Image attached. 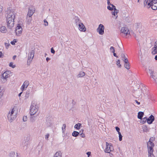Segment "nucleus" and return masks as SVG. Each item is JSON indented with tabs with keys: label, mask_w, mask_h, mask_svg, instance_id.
Here are the masks:
<instances>
[{
	"label": "nucleus",
	"mask_w": 157,
	"mask_h": 157,
	"mask_svg": "<svg viewBox=\"0 0 157 157\" xmlns=\"http://www.w3.org/2000/svg\"><path fill=\"white\" fill-rule=\"evenodd\" d=\"M7 26L10 29L13 27L14 25V19L15 17V12L13 10H11L10 7L7 10Z\"/></svg>",
	"instance_id": "f257e3e1"
},
{
	"label": "nucleus",
	"mask_w": 157,
	"mask_h": 157,
	"mask_svg": "<svg viewBox=\"0 0 157 157\" xmlns=\"http://www.w3.org/2000/svg\"><path fill=\"white\" fill-rule=\"evenodd\" d=\"M39 108V105L35 101H33L30 106V115H35L37 112Z\"/></svg>",
	"instance_id": "f03ea898"
},
{
	"label": "nucleus",
	"mask_w": 157,
	"mask_h": 157,
	"mask_svg": "<svg viewBox=\"0 0 157 157\" xmlns=\"http://www.w3.org/2000/svg\"><path fill=\"white\" fill-rule=\"evenodd\" d=\"M17 112L15 111L14 108L10 110L7 116L8 120L10 122H12L13 120L15 119L17 116Z\"/></svg>",
	"instance_id": "7ed1b4c3"
},
{
	"label": "nucleus",
	"mask_w": 157,
	"mask_h": 157,
	"mask_svg": "<svg viewBox=\"0 0 157 157\" xmlns=\"http://www.w3.org/2000/svg\"><path fill=\"white\" fill-rule=\"evenodd\" d=\"M114 150L113 147L111 144H109L107 142H106V147L104 150L105 153H110Z\"/></svg>",
	"instance_id": "20e7f679"
},
{
	"label": "nucleus",
	"mask_w": 157,
	"mask_h": 157,
	"mask_svg": "<svg viewBox=\"0 0 157 157\" xmlns=\"http://www.w3.org/2000/svg\"><path fill=\"white\" fill-rule=\"evenodd\" d=\"M130 33V31L128 28L122 27L121 30V35L123 37H125Z\"/></svg>",
	"instance_id": "39448f33"
},
{
	"label": "nucleus",
	"mask_w": 157,
	"mask_h": 157,
	"mask_svg": "<svg viewBox=\"0 0 157 157\" xmlns=\"http://www.w3.org/2000/svg\"><path fill=\"white\" fill-rule=\"evenodd\" d=\"M150 2H148L147 4V8H149L151 6L152 9L153 10H156L157 9V2H155V0H149Z\"/></svg>",
	"instance_id": "423d86ee"
},
{
	"label": "nucleus",
	"mask_w": 157,
	"mask_h": 157,
	"mask_svg": "<svg viewBox=\"0 0 157 157\" xmlns=\"http://www.w3.org/2000/svg\"><path fill=\"white\" fill-rule=\"evenodd\" d=\"M147 145L148 153H153L154 151L153 147L155 146L154 143H151L150 141H148Z\"/></svg>",
	"instance_id": "0eeeda50"
},
{
	"label": "nucleus",
	"mask_w": 157,
	"mask_h": 157,
	"mask_svg": "<svg viewBox=\"0 0 157 157\" xmlns=\"http://www.w3.org/2000/svg\"><path fill=\"white\" fill-rule=\"evenodd\" d=\"M35 51L34 50H32L29 53V54L28 55V58L27 63L29 62V63H31L33 58L34 57Z\"/></svg>",
	"instance_id": "6e6552de"
},
{
	"label": "nucleus",
	"mask_w": 157,
	"mask_h": 157,
	"mask_svg": "<svg viewBox=\"0 0 157 157\" xmlns=\"http://www.w3.org/2000/svg\"><path fill=\"white\" fill-rule=\"evenodd\" d=\"M22 29L21 25L18 24L15 30L16 34L17 36H20L21 34Z\"/></svg>",
	"instance_id": "1a4fd4ad"
},
{
	"label": "nucleus",
	"mask_w": 157,
	"mask_h": 157,
	"mask_svg": "<svg viewBox=\"0 0 157 157\" xmlns=\"http://www.w3.org/2000/svg\"><path fill=\"white\" fill-rule=\"evenodd\" d=\"M104 27L103 25L100 24L99 25L97 29V31L100 34L102 35L104 33Z\"/></svg>",
	"instance_id": "9d476101"
},
{
	"label": "nucleus",
	"mask_w": 157,
	"mask_h": 157,
	"mask_svg": "<svg viewBox=\"0 0 157 157\" xmlns=\"http://www.w3.org/2000/svg\"><path fill=\"white\" fill-rule=\"evenodd\" d=\"M29 85V81L27 80L25 81L22 86L21 89L22 91H23L25 88H27Z\"/></svg>",
	"instance_id": "9b49d317"
},
{
	"label": "nucleus",
	"mask_w": 157,
	"mask_h": 157,
	"mask_svg": "<svg viewBox=\"0 0 157 157\" xmlns=\"http://www.w3.org/2000/svg\"><path fill=\"white\" fill-rule=\"evenodd\" d=\"M155 120V117L152 115H151L148 118H147V123L149 124H151Z\"/></svg>",
	"instance_id": "f8f14e48"
},
{
	"label": "nucleus",
	"mask_w": 157,
	"mask_h": 157,
	"mask_svg": "<svg viewBox=\"0 0 157 157\" xmlns=\"http://www.w3.org/2000/svg\"><path fill=\"white\" fill-rule=\"evenodd\" d=\"M30 140V138L29 137H28L26 138L24 141L22 143V145L24 147L25 146L27 147L28 144L29 143V141Z\"/></svg>",
	"instance_id": "ddd939ff"
},
{
	"label": "nucleus",
	"mask_w": 157,
	"mask_h": 157,
	"mask_svg": "<svg viewBox=\"0 0 157 157\" xmlns=\"http://www.w3.org/2000/svg\"><path fill=\"white\" fill-rule=\"evenodd\" d=\"M78 26L79 29L80 31L85 32L86 31V29L83 23H81Z\"/></svg>",
	"instance_id": "4468645a"
},
{
	"label": "nucleus",
	"mask_w": 157,
	"mask_h": 157,
	"mask_svg": "<svg viewBox=\"0 0 157 157\" xmlns=\"http://www.w3.org/2000/svg\"><path fill=\"white\" fill-rule=\"evenodd\" d=\"M10 72L9 71H6L5 72L2 74V76L3 79H6L8 78L9 76Z\"/></svg>",
	"instance_id": "2eb2a0df"
},
{
	"label": "nucleus",
	"mask_w": 157,
	"mask_h": 157,
	"mask_svg": "<svg viewBox=\"0 0 157 157\" xmlns=\"http://www.w3.org/2000/svg\"><path fill=\"white\" fill-rule=\"evenodd\" d=\"M35 115V116L30 115V121L31 122L33 123L35 121L38 115H36V114Z\"/></svg>",
	"instance_id": "dca6fc26"
},
{
	"label": "nucleus",
	"mask_w": 157,
	"mask_h": 157,
	"mask_svg": "<svg viewBox=\"0 0 157 157\" xmlns=\"http://www.w3.org/2000/svg\"><path fill=\"white\" fill-rule=\"evenodd\" d=\"M75 22L77 26H78L81 23V21L78 17H75Z\"/></svg>",
	"instance_id": "f3484780"
},
{
	"label": "nucleus",
	"mask_w": 157,
	"mask_h": 157,
	"mask_svg": "<svg viewBox=\"0 0 157 157\" xmlns=\"http://www.w3.org/2000/svg\"><path fill=\"white\" fill-rule=\"evenodd\" d=\"M118 12V10H117L115 11L114 10L113 12H112V15H113V17L115 19H116L117 18L118 16L117 13Z\"/></svg>",
	"instance_id": "a211bd4d"
},
{
	"label": "nucleus",
	"mask_w": 157,
	"mask_h": 157,
	"mask_svg": "<svg viewBox=\"0 0 157 157\" xmlns=\"http://www.w3.org/2000/svg\"><path fill=\"white\" fill-rule=\"evenodd\" d=\"M144 115V113L142 112H139L138 113L137 117L140 119H142V117Z\"/></svg>",
	"instance_id": "6ab92c4d"
},
{
	"label": "nucleus",
	"mask_w": 157,
	"mask_h": 157,
	"mask_svg": "<svg viewBox=\"0 0 157 157\" xmlns=\"http://www.w3.org/2000/svg\"><path fill=\"white\" fill-rule=\"evenodd\" d=\"M62 153L60 151L57 152L54 156V157H62Z\"/></svg>",
	"instance_id": "aec40b11"
},
{
	"label": "nucleus",
	"mask_w": 157,
	"mask_h": 157,
	"mask_svg": "<svg viewBox=\"0 0 157 157\" xmlns=\"http://www.w3.org/2000/svg\"><path fill=\"white\" fill-rule=\"evenodd\" d=\"M7 29L5 26H2L0 28V31L3 33H5L7 32Z\"/></svg>",
	"instance_id": "412c9836"
},
{
	"label": "nucleus",
	"mask_w": 157,
	"mask_h": 157,
	"mask_svg": "<svg viewBox=\"0 0 157 157\" xmlns=\"http://www.w3.org/2000/svg\"><path fill=\"white\" fill-rule=\"evenodd\" d=\"M126 61L124 63V67H125L127 69H129L130 68V66L128 62V60H126V59L125 60Z\"/></svg>",
	"instance_id": "4be33fe9"
},
{
	"label": "nucleus",
	"mask_w": 157,
	"mask_h": 157,
	"mask_svg": "<svg viewBox=\"0 0 157 157\" xmlns=\"http://www.w3.org/2000/svg\"><path fill=\"white\" fill-rule=\"evenodd\" d=\"M35 10L34 8H29L28 13L33 14L35 12Z\"/></svg>",
	"instance_id": "5701e85b"
},
{
	"label": "nucleus",
	"mask_w": 157,
	"mask_h": 157,
	"mask_svg": "<svg viewBox=\"0 0 157 157\" xmlns=\"http://www.w3.org/2000/svg\"><path fill=\"white\" fill-rule=\"evenodd\" d=\"M85 73L83 71H80L79 74L78 75V78L82 77L85 76Z\"/></svg>",
	"instance_id": "b1692460"
},
{
	"label": "nucleus",
	"mask_w": 157,
	"mask_h": 157,
	"mask_svg": "<svg viewBox=\"0 0 157 157\" xmlns=\"http://www.w3.org/2000/svg\"><path fill=\"white\" fill-rule=\"evenodd\" d=\"M112 49H113L112 52L113 53V56L116 57H118V56H117L116 53H115L114 48L113 46L111 47L110 48V50H112Z\"/></svg>",
	"instance_id": "393cba45"
},
{
	"label": "nucleus",
	"mask_w": 157,
	"mask_h": 157,
	"mask_svg": "<svg viewBox=\"0 0 157 157\" xmlns=\"http://www.w3.org/2000/svg\"><path fill=\"white\" fill-rule=\"evenodd\" d=\"M79 134V133L78 132L74 131L72 133V136L74 137H77L78 135Z\"/></svg>",
	"instance_id": "a878e982"
},
{
	"label": "nucleus",
	"mask_w": 157,
	"mask_h": 157,
	"mask_svg": "<svg viewBox=\"0 0 157 157\" xmlns=\"http://www.w3.org/2000/svg\"><path fill=\"white\" fill-rule=\"evenodd\" d=\"M152 53L153 55H155L157 53V48L153 47L152 48Z\"/></svg>",
	"instance_id": "bb28decb"
},
{
	"label": "nucleus",
	"mask_w": 157,
	"mask_h": 157,
	"mask_svg": "<svg viewBox=\"0 0 157 157\" xmlns=\"http://www.w3.org/2000/svg\"><path fill=\"white\" fill-rule=\"evenodd\" d=\"M4 92L3 88L0 86V97H2L3 95Z\"/></svg>",
	"instance_id": "cd10ccee"
},
{
	"label": "nucleus",
	"mask_w": 157,
	"mask_h": 157,
	"mask_svg": "<svg viewBox=\"0 0 157 157\" xmlns=\"http://www.w3.org/2000/svg\"><path fill=\"white\" fill-rule=\"evenodd\" d=\"M81 126V124L80 123H78L76 124L74 127L75 128H76L77 129H80V127Z\"/></svg>",
	"instance_id": "c85d7f7f"
},
{
	"label": "nucleus",
	"mask_w": 157,
	"mask_h": 157,
	"mask_svg": "<svg viewBox=\"0 0 157 157\" xmlns=\"http://www.w3.org/2000/svg\"><path fill=\"white\" fill-rule=\"evenodd\" d=\"M121 57L123 59H124V62H125V61H126L125 60H126H126H128L127 57L124 55V54L123 53H122L121 54Z\"/></svg>",
	"instance_id": "c756f323"
},
{
	"label": "nucleus",
	"mask_w": 157,
	"mask_h": 157,
	"mask_svg": "<svg viewBox=\"0 0 157 157\" xmlns=\"http://www.w3.org/2000/svg\"><path fill=\"white\" fill-rule=\"evenodd\" d=\"M26 20L28 23H30L32 20V17H28V16H27Z\"/></svg>",
	"instance_id": "7c9ffc66"
},
{
	"label": "nucleus",
	"mask_w": 157,
	"mask_h": 157,
	"mask_svg": "<svg viewBox=\"0 0 157 157\" xmlns=\"http://www.w3.org/2000/svg\"><path fill=\"white\" fill-rule=\"evenodd\" d=\"M142 129H143V131L144 132H147L148 131V128L146 126V125H144L143 126Z\"/></svg>",
	"instance_id": "2f4dec72"
},
{
	"label": "nucleus",
	"mask_w": 157,
	"mask_h": 157,
	"mask_svg": "<svg viewBox=\"0 0 157 157\" xmlns=\"http://www.w3.org/2000/svg\"><path fill=\"white\" fill-rule=\"evenodd\" d=\"M66 125L65 124H63V125L62 127V130L63 133H64L65 131L66 130Z\"/></svg>",
	"instance_id": "473e14b6"
},
{
	"label": "nucleus",
	"mask_w": 157,
	"mask_h": 157,
	"mask_svg": "<svg viewBox=\"0 0 157 157\" xmlns=\"http://www.w3.org/2000/svg\"><path fill=\"white\" fill-rule=\"evenodd\" d=\"M142 119L143 120L141 121V122L144 124L146 123V121H147V117H145L144 118H143Z\"/></svg>",
	"instance_id": "72a5a7b5"
},
{
	"label": "nucleus",
	"mask_w": 157,
	"mask_h": 157,
	"mask_svg": "<svg viewBox=\"0 0 157 157\" xmlns=\"http://www.w3.org/2000/svg\"><path fill=\"white\" fill-rule=\"evenodd\" d=\"M30 94V92L29 91H27L26 92V94L25 95V98H28Z\"/></svg>",
	"instance_id": "f704fd0d"
},
{
	"label": "nucleus",
	"mask_w": 157,
	"mask_h": 157,
	"mask_svg": "<svg viewBox=\"0 0 157 157\" xmlns=\"http://www.w3.org/2000/svg\"><path fill=\"white\" fill-rule=\"evenodd\" d=\"M155 140V137H151L150 139V140H149V141H150V142H151V143H153L152 142V141H154Z\"/></svg>",
	"instance_id": "c9c22d12"
},
{
	"label": "nucleus",
	"mask_w": 157,
	"mask_h": 157,
	"mask_svg": "<svg viewBox=\"0 0 157 157\" xmlns=\"http://www.w3.org/2000/svg\"><path fill=\"white\" fill-rule=\"evenodd\" d=\"M120 62L119 59L116 62V64L118 66V67H121V65L120 64Z\"/></svg>",
	"instance_id": "e433bc0d"
},
{
	"label": "nucleus",
	"mask_w": 157,
	"mask_h": 157,
	"mask_svg": "<svg viewBox=\"0 0 157 157\" xmlns=\"http://www.w3.org/2000/svg\"><path fill=\"white\" fill-rule=\"evenodd\" d=\"M149 72L150 73L151 76L153 74H154V71L151 69H149Z\"/></svg>",
	"instance_id": "4c0bfd02"
},
{
	"label": "nucleus",
	"mask_w": 157,
	"mask_h": 157,
	"mask_svg": "<svg viewBox=\"0 0 157 157\" xmlns=\"http://www.w3.org/2000/svg\"><path fill=\"white\" fill-rule=\"evenodd\" d=\"M118 134H119V140L120 141H121L122 140V136L121 135V132H119Z\"/></svg>",
	"instance_id": "58836bf2"
},
{
	"label": "nucleus",
	"mask_w": 157,
	"mask_h": 157,
	"mask_svg": "<svg viewBox=\"0 0 157 157\" xmlns=\"http://www.w3.org/2000/svg\"><path fill=\"white\" fill-rule=\"evenodd\" d=\"M148 0H145L144 2V6H146L147 5V4Z\"/></svg>",
	"instance_id": "ea45409f"
},
{
	"label": "nucleus",
	"mask_w": 157,
	"mask_h": 157,
	"mask_svg": "<svg viewBox=\"0 0 157 157\" xmlns=\"http://www.w3.org/2000/svg\"><path fill=\"white\" fill-rule=\"evenodd\" d=\"M17 42L16 39H14L12 41H11L10 43L13 45L15 44V43Z\"/></svg>",
	"instance_id": "a19ab883"
},
{
	"label": "nucleus",
	"mask_w": 157,
	"mask_h": 157,
	"mask_svg": "<svg viewBox=\"0 0 157 157\" xmlns=\"http://www.w3.org/2000/svg\"><path fill=\"white\" fill-rule=\"evenodd\" d=\"M15 155V154L14 152H12L10 154V157H14Z\"/></svg>",
	"instance_id": "79ce46f5"
},
{
	"label": "nucleus",
	"mask_w": 157,
	"mask_h": 157,
	"mask_svg": "<svg viewBox=\"0 0 157 157\" xmlns=\"http://www.w3.org/2000/svg\"><path fill=\"white\" fill-rule=\"evenodd\" d=\"M13 63L10 62L9 64V66L10 67H11L13 68H14L16 66L15 65H13Z\"/></svg>",
	"instance_id": "37998d69"
},
{
	"label": "nucleus",
	"mask_w": 157,
	"mask_h": 157,
	"mask_svg": "<svg viewBox=\"0 0 157 157\" xmlns=\"http://www.w3.org/2000/svg\"><path fill=\"white\" fill-rule=\"evenodd\" d=\"M148 157H155L153 153H148Z\"/></svg>",
	"instance_id": "c03bdc74"
},
{
	"label": "nucleus",
	"mask_w": 157,
	"mask_h": 157,
	"mask_svg": "<svg viewBox=\"0 0 157 157\" xmlns=\"http://www.w3.org/2000/svg\"><path fill=\"white\" fill-rule=\"evenodd\" d=\"M5 46L6 48L7 49L8 48L10 45V44L9 43H5Z\"/></svg>",
	"instance_id": "a18cd8bd"
},
{
	"label": "nucleus",
	"mask_w": 157,
	"mask_h": 157,
	"mask_svg": "<svg viewBox=\"0 0 157 157\" xmlns=\"http://www.w3.org/2000/svg\"><path fill=\"white\" fill-rule=\"evenodd\" d=\"M44 25L45 26H48V22L46 20H45V19H44Z\"/></svg>",
	"instance_id": "49530a36"
},
{
	"label": "nucleus",
	"mask_w": 157,
	"mask_h": 157,
	"mask_svg": "<svg viewBox=\"0 0 157 157\" xmlns=\"http://www.w3.org/2000/svg\"><path fill=\"white\" fill-rule=\"evenodd\" d=\"M83 130H82V133L81 134H80L82 138H84L85 137V134L83 133Z\"/></svg>",
	"instance_id": "de8ad7c7"
},
{
	"label": "nucleus",
	"mask_w": 157,
	"mask_h": 157,
	"mask_svg": "<svg viewBox=\"0 0 157 157\" xmlns=\"http://www.w3.org/2000/svg\"><path fill=\"white\" fill-rule=\"evenodd\" d=\"M49 136H50V135L49 133H48L46 136H45V138L47 140H48V138L49 137Z\"/></svg>",
	"instance_id": "09e8293b"
},
{
	"label": "nucleus",
	"mask_w": 157,
	"mask_h": 157,
	"mask_svg": "<svg viewBox=\"0 0 157 157\" xmlns=\"http://www.w3.org/2000/svg\"><path fill=\"white\" fill-rule=\"evenodd\" d=\"M107 9L109 10L112 11L113 10V8L112 7H111L110 6H107Z\"/></svg>",
	"instance_id": "8fccbe9b"
},
{
	"label": "nucleus",
	"mask_w": 157,
	"mask_h": 157,
	"mask_svg": "<svg viewBox=\"0 0 157 157\" xmlns=\"http://www.w3.org/2000/svg\"><path fill=\"white\" fill-rule=\"evenodd\" d=\"M23 120L24 121H26L27 120V117L26 116H24L23 118Z\"/></svg>",
	"instance_id": "3c124183"
},
{
	"label": "nucleus",
	"mask_w": 157,
	"mask_h": 157,
	"mask_svg": "<svg viewBox=\"0 0 157 157\" xmlns=\"http://www.w3.org/2000/svg\"><path fill=\"white\" fill-rule=\"evenodd\" d=\"M115 128H116V131L118 132V133H119V132H120V129L119 127H115Z\"/></svg>",
	"instance_id": "603ef678"
},
{
	"label": "nucleus",
	"mask_w": 157,
	"mask_h": 157,
	"mask_svg": "<svg viewBox=\"0 0 157 157\" xmlns=\"http://www.w3.org/2000/svg\"><path fill=\"white\" fill-rule=\"evenodd\" d=\"M51 52L53 54H54L55 53V51L54 50V49H53V48H51Z\"/></svg>",
	"instance_id": "864d4df0"
},
{
	"label": "nucleus",
	"mask_w": 157,
	"mask_h": 157,
	"mask_svg": "<svg viewBox=\"0 0 157 157\" xmlns=\"http://www.w3.org/2000/svg\"><path fill=\"white\" fill-rule=\"evenodd\" d=\"M140 90H137L136 91L135 93V94H137V93H139L140 94ZM140 94H138L137 96H140Z\"/></svg>",
	"instance_id": "5fc2aeb1"
},
{
	"label": "nucleus",
	"mask_w": 157,
	"mask_h": 157,
	"mask_svg": "<svg viewBox=\"0 0 157 157\" xmlns=\"http://www.w3.org/2000/svg\"><path fill=\"white\" fill-rule=\"evenodd\" d=\"M111 6H112V7L113 8V9L114 10H117L116 9V7L115 6H114L113 4L111 5Z\"/></svg>",
	"instance_id": "6e6d98bb"
},
{
	"label": "nucleus",
	"mask_w": 157,
	"mask_h": 157,
	"mask_svg": "<svg viewBox=\"0 0 157 157\" xmlns=\"http://www.w3.org/2000/svg\"><path fill=\"white\" fill-rule=\"evenodd\" d=\"M2 10V6H0V15L1 14V13Z\"/></svg>",
	"instance_id": "4d7b16f0"
},
{
	"label": "nucleus",
	"mask_w": 157,
	"mask_h": 157,
	"mask_svg": "<svg viewBox=\"0 0 157 157\" xmlns=\"http://www.w3.org/2000/svg\"><path fill=\"white\" fill-rule=\"evenodd\" d=\"M154 47L157 48V40L155 42V45Z\"/></svg>",
	"instance_id": "13d9d810"
},
{
	"label": "nucleus",
	"mask_w": 157,
	"mask_h": 157,
	"mask_svg": "<svg viewBox=\"0 0 157 157\" xmlns=\"http://www.w3.org/2000/svg\"><path fill=\"white\" fill-rule=\"evenodd\" d=\"M107 4L108 5H112V4H111L110 3V0H107Z\"/></svg>",
	"instance_id": "bf43d9fd"
},
{
	"label": "nucleus",
	"mask_w": 157,
	"mask_h": 157,
	"mask_svg": "<svg viewBox=\"0 0 157 157\" xmlns=\"http://www.w3.org/2000/svg\"><path fill=\"white\" fill-rule=\"evenodd\" d=\"M33 15V14H31L30 13H28V14H27V16H28V17H32V16Z\"/></svg>",
	"instance_id": "052dcab7"
},
{
	"label": "nucleus",
	"mask_w": 157,
	"mask_h": 157,
	"mask_svg": "<svg viewBox=\"0 0 157 157\" xmlns=\"http://www.w3.org/2000/svg\"><path fill=\"white\" fill-rule=\"evenodd\" d=\"M151 77L153 79H154V80L155 79V75H154V74H153L152 75H151Z\"/></svg>",
	"instance_id": "680f3d73"
},
{
	"label": "nucleus",
	"mask_w": 157,
	"mask_h": 157,
	"mask_svg": "<svg viewBox=\"0 0 157 157\" xmlns=\"http://www.w3.org/2000/svg\"><path fill=\"white\" fill-rule=\"evenodd\" d=\"M87 155H88V157H89L90 155L91 154V152H87L86 153Z\"/></svg>",
	"instance_id": "e2e57ef3"
},
{
	"label": "nucleus",
	"mask_w": 157,
	"mask_h": 157,
	"mask_svg": "<svg viewBox=\"0 0 157 157\" xmlns=\"http://www.w3.org/2000/svg\"><path fill=\"white\" fill-rule=\"evenodd\" d=\"M50 59L48 57H47L46 58V60L47 61V62H48L49 60Z\"/></svg>",
	"instance_id": "0e129e2a"
},
{
	"label": "nucleus",
	"mask_w": 157,
	"mask_h": 157,
	"mask_svg": "<svg viewBox=\"0 0 157 157\" xmlns=\"http://www.w3.org/2000/svg\"><path fill=\"white\" fill-rule=\"evenodd\" d=\"M135 101L137 104L138 105H140V102L138 101L137 100H135Z\"/></svg>",
	"instance_id": "69168bd1"
},
{
	"label": "nucleus",
	"mask_w": 157,
	"mask_h": 157,
	"mask_svg": "<svg viewBox=\"0 0 157 157\" xmlns=\"http://www.w3.org/2000/svg\"><path fill=\"white\" fill-rule=\"evenodd\" d=\"M2 52H1L0 51V58L2 57Z\"/></svg>",
	"instance_id": "338daca9"
},
{
	"label": "nucleus",
	"mask_w": 157,
	"mask_h": 157,
	"mask_svg": "<svg viewBox=\"0 0 157 157\" xmlns=\"http://www.w3.org/2000/svg\"><path fill=\"white\" fill-rule=\"evenodd\" d=\"M16 56H13V60H14L15 59V58H16Z\"/></svg>",
	"instance_id": "774afa93"
}]
</instances>
